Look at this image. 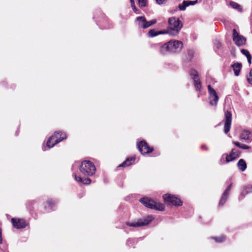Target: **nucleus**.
Returning a JSON list of instances; mask_svg holds the SVG:
<instances>
[{
  "label": "nucleus",
  "mask_w": 252,
  "mask_h": 252,
  "mask_svg": "<svg viewBox=\"0 0 252 252\" xmlns=\"http://www.w3.org/2000/svg\"><path fill=\"white\" fill-rule=\"evenodd\" d=\"M197 3V0L190 1V0H184L183 2L179 5V8L181 10H184L186 7L190 5H194Z\"/></svg>",
  "instance_id": "19"
},
{
  "label": "nucleus",
  "mask_w": 252,
  "mask_h": 252,
  "mask_svg": "<svg viewBox=\"0 0 252 252\" xmlns=\"http://www.w3.org/2000/svg\"><path fill=\"white\" fill-rule=\"evenodd\" d=\"M11 222L14 227L17 229L24 228L27 225L26 221L22 219L12 218Z\"/></svg>",
  "instance_id": "13"
},
{
  "label": "nucleus",
  "mask_w": 252,
  "mask_h": 252,
  "mask_svg": "<svg viewBox=\"0 0 252 252\" xmlns=\"http://www.w3.org/2000/svg\"><path fill=\"white\" fill-rule=\"evenodd\" d=\"M154 219L152 216H148L143 219H140L132 222H127L126 224L131 227H140L148 225Z\"/></svg>",
  "instance_id": "4"
},
{
  "label": "nucleus",
  "mask_w": 252,
  "mask_h": 252,
  "mask_svg": "<svg viewBox=\"0 0 252 252\" xmlns=\"http://www.w3.org/2000/svg\"><path fill=\"white\" fill-rule=\"evenodd\" d=\"M137 147L139 151L142 155L150 153L153 150V148L149 147L145 141H141L138 143Z\"/></svg>",
  "instance_id": "12"
},
{
  "label": "nucleus",
  "mask_w": 252,
  "mask_h": 252,
  "mask_svg": "<svg viewBox=\"0 0 252 252\" xmlns=\"http://www.w3.org/2000/svg\"><path fill=\"white\" fill-rule=\"evenodd\" d=\"M241 53L246 56L249 64L252 63V57L249 52L246 49H242Z\"/></svg>",
  "instance_id": "28"
},
{
  "label": "nucleus",
  "mask_w": 252,
  "mask_h": 252,
  "mask_svg": "<svg viewBox=\"0 0 252 252\" xmlns=\"http://www.w3.org/2000/svg\"><path fill=\"white\" fill-rule=\"evenodd\" d=\"M165 33H166V32L165 31H160L157 32V31H155V30H151L149 31L148 34L149 36L153 37H155L158 34H164Z\"/></svg>",
  "instance_id": "26"
},
{
  "label": "nucleus",
  "mask_w": 252,
  "mask_h": 252,
  "mask_svg": "<svg viewBox=\"0 0 252 252\" xmlns=\"http://www.w3.org/2000/svg\"><path fill=\"white\" fill-rule=\"evenodd\" d=\"M240 152L235 149H232L229 155L226 156V162H229L232 161L239 157Z\"/></svg>",
  "instance_id": "15"
},
{
  "label": "nucleus",
  "mask_w": 252,
  "mask_h": 252,
  "mask_svg": "<svg viewBox=\"0 0 252 252\" xmlns=\"http://www.w3.org/2000/svg\"><path fill=\"white\" fill-rule=\"evenodd\" d=\"M169 42H168L164 44H158L157 47L159 48V53L162 55H165L168 53H171Z\"/></svg>",
  "instance_id": "14"
},
{
  "label": "nucleus",
  "mask_w": 252,
  "mask_h": 252,
  "mask_svg": "<svg viewBox=\"0 0 252 252\" xmlns=\"http://www.w3.org/2000/svg\"><path fill=\"white\" fill-rule=\"evenodd\" d=\"M233 40L237 37V36H239L240 35L238 34V33L236 31V30L235 29H234L233 31Z\"/></svg>",
  "instance_id": "33"
},
{
  "label": "nucleus",
  "mask_w": 252,
  "mask_h": 252,
  "mask_svg": "<svg viewBox=\"0 0 252 252\" xmlns=\"http://www.w3.org/2000/svg\"><path fill=\"white\" fill-rule=\"evenodd\" d=\"M131 7L132 8V9L133 10V11L135 12H136L137 11V9L135 6V4H133V5H131Z\"/></svg>",
  "instance_id": "36"
},
{
  "label": "nucleus",
  "mask_w": 252,
  "mask_h": 252,
  "mask_svg": "<svg viewBox=\"0 0 252 252\" xmlns=\"http://www.w3.org/2000/svg\"><path fill=\"white\" fill-rule=\"evenodd\" d=\"M136 20L138 22V26L143 29L147 28L157 23L156 19L147 21L144 16L138 17Z\"/></svg>",
  "instance_id": "8"
},
{
  "label": "nucleus",
  "mask_w": 252,
  "mask_h": 252,
  "mask_svg": "<svg viewBox=\"0 0 252 252\" xmlns=\"http://www.w3.org/2000/svg\"><path fill=\"white\" fill-rule=\"evenodd\" d=\"M138 1L140 7H143L147 5V0H138Z\"/></svg>",
  "instance_id": "31"
},
{
  "label": "nucleus",
  "mask_w": 252,
  "mask_h": 252,
  "mask_svg": "<svg viewBox=\"0 0 252 252\" xmlns=\"http://www.w3.org/2000/svg\"><path fill=\"white\" fill-rule=\"evenodd\" d=\"M169 42L171 53L180 52L183 47V44L181 41L170 40Z\"/></svg>",
  "instance_id": "10"
},
{
  "label": "nucleus",
  "mask_w": 252,
  "mask_h": 252,
  "mask_svg": "<svg viewBox=\"0 0 252 252\" xmlns=\"http://www.w3.org/2000/svg\"><path fill=\"white\" fill-rule=\"evenodd\" d=\"M233 143L237 147H238L240 148L246 150V149H249L250 148V147H249V146H247V145H244V144H242L238 142L234 141Z\"/></svg>",
  "instance_id": "29"
},
{
  "label": "nucleus",
  "mask_w": 252,
  "mask_h": 252,
  "mask_svg": "<svg viewBox=\"0 0 252 252\" xmlns=\"http://www.w3.org/2000/svg\"><path fill=\"white\" fill-rule=\"evenodd\" d=\"M222 158L220 159V164H222V163H221Z\"/></svg>",
  "instance_id": "40"
},
{
  "label": "nucleus",
  "mask_w": 252,
  "mask_h": 252,
  "mask_svg": "<svg viewBox=\"0 0 252 252\" xmlns=\"http://www.w3.org/2000/svg\"><path fill=\"white\" fill-rule=\"evenodd\" d=\"M238 168L242 171H244L247 168V164L243 159H240L237 163Z\"/></svg>",
  "instance_id": "23"
},
{
  "label": "nucleus",
  "mask_w": 252,
  "mask_h": 252,
  "mask_svg": "<svg viewBox=\"0 0 252 252\" xmlns=\"http://www.w3.org/2000/svg\"><path fill=\"white\" fill-rule=\"evenodd\" d=\"M140 201L147 208L159 211H163L164 210V205L162 203L156 202L150 198L143 197L140 200Z\"/></svg>",
  "instance_id": "3"
},
{
  "label": "nucleus",
  "mask_w": 252,
  "mask_h": 252,
  "mask_svg": "<svg viewBox=\"0 0 252 252\" xmlns=\"http://www.w3.org/2000/svg\"><path fill=\"white\" fill-rule=\"evenodd\" d=\"M163 197L165 203L169 205L179 206L183 204L182 201L179 198L169 194H164Z\"/></svg>",
  "instance_id": "5"
},
{
  "label": "nucleus",
  "mask_w": 252,
  "mask_h": 252,
  "mask_svg": "<svg viewBox=\"0 0 252 252\" xmlns=\"http://www.w3.org/2000/svg\"><path fill=\"white\" fill-rule=\"evenodd\" d=\"M232 187V184H230L226 189L224 191L221 199L219 202V206H222L227 200L229 196V192Z\"/></svg>",
  "instance_id": "16"
},
{
  "label": "nucleus",
  "mask_w": 252,
  "mask_h": 252,
  "mask_svg": "<svg viewBox=\"0 0 252 252\" xmlns=\"http://www.w3.org/2000/svg\"><path fill=\"white\" fill-rule=\"evenodd\" d=\"M240 138L251 141L252 140V133L249 130H243L241 133Z\"/></svg>",
  "instance_id": "17"
},
{
  "label": "nucleus",
  "mask_w": 252,
  "mask_h": 252,
  "mask_svg": "<svg viewBox=\"0 0 252 252\" xmlns=\"http://www.w3.org/2000/svg\"><path fill=\"white\" fill-rule=\"evenodd\" d=\"M189 74L193 80L194 85L196 90L197 91H200L201 88V83L200 81L198 73L195 70L192 69L190 71Z\"/></svg>",
  "instance_id": "11"
},
{
  "label": "nucleus",
  "mask_w": 252,
  "mask_h": 252,
  "mask_svg": "<svg viewBox=\"0 0 252 252\" xmlns=\"http://www.w3.org/2000/svg\"><path fill=\"white\" fill-rule=\"evenodd\" d=\"M248 82L252 85V69L250 70L249 75L247 76Z\"/></svg>",
  "instance_id": "32"
},
{
  "label": "nucleus",
  "mask_w": 252,
  "mask_h": 252,
  "mask_svg": "<svg viewBox=\"0 0 252 252\" xmlns=\"http://www.w3.org/2000/svg\"><path fill=\"white\" fill-rule=\"evenodd\" d=\"M251 192H252V185H248L247 186H246L245 188L243 189L242 192L241 193V195L245 196L247 193Z\"/></svg>",
  "instance_id": "27"
},
{
  "label": "nucleus",
  "mask_w": 252,
  "mask_h": 252,
  "mask_svg": "<svg viewBox=\"0 0 252 252\" xmlns=\"http://www.w3.org/2000/svg\"><path fill=\"white\" fill-rule=\"evenodd\" d=\"M2 243V238H1V229L0 227V244Z\"/></svg>",
  "instance_id": "37"
},
{
  "label": "nucleus",
  "mask_w": 252,
  "mask_h": 252,
  "mask_svg": "<svg viewBox=\"0 0 252 252\" xmlns=\"http://www.w3.org/2000/svg\"><path fill=\"white\" fill-rule=\"evenodd\" d=\"M216 42L217 43V47L219 48L221 46V43L217 40L215 41V44H216Z\"/></svg>",
  "instance_id": "35"
},
{
  "label": "nucleus",
  "mask_w": 252,
  "mask_h": 252,
  "mask_svg": "<svg viewBox=\"0 0 252 252\" xmlns=\"http://www.w3.org/2000/svg\"><path fill=\"white\" fill-rule=\"evenodd\" d=\"M63 140V137L60 132H55L49 137L47 141L46 145L49 149L52 148L55 144Z\"/></svg>",
  "instance_id": "6"
},
{
  "label": "nucleus",
  "mask_w": 252,
  "mask_h": 252,
  "mask_svg": "<svg viewBox=\"0 0 252 252\" xmlns=\"http://www.w3.org/2000/svg\"><path fill=\"white\" fill-rule=\"evenodd\" d=\"M75 180L78 183H82L84 185H89L91 182V180L89 178H83L79 176L74 175Z\"/></svg>",
  "instance_id": "20"
},
{
  "label": "nucleus",
  "mask_w": 252,
  "mask_h": 252,
  "mask_svg": "<svg viewBox=\"0 0 252 252\" xmlns=\"http://www.w3.org/2000/svg\"><path fill=\"white\" fill-rule=\"evenodd\" d=\"M224 132L225 133H227L230 129L231 122H232V114L231 112L227 110L224 112Z\"/></svg>",
  "instance_id": "9"
},
{
  "label": "nucleus",
  "mask_w": 252,
  "mask_h": 252,
  "mask_svg": "<svg viewBox=\"0 0 252 252\" xmlns=\"http://www.w3.org/2000/svg\"><path fill=\"white\" fill-rule=\"evenodd\" d=\"M229 6L239 12H242L243 11L242 6L239 4L234 1H230L229 2Z\"/></svg>",
  "instance_id": "24"
},
{
  "label": "nucleus",
  "mask_w": 252,
  "mask_h": 252,
  "mask_svg": "<svg viewBox=\"0 0 252 252\" xmlns=\"http://www.w3.org/2000/svg\"><path fill=\"white\" fill-rule=\"evenodd\" d=\"M79 170L84 175L92 176L95 173L96 168L92 162L89 160H84L81 162Z\"/></svg>",
  "instance_id": "2"
},
{
  "label": "nucleus",
  "mask_w": 252,
  "mask_h": 252,
  "mask_svg": "<svg viewBox=\"0 0 252 252\" xmlns=\"http://www.w3.org/2000/svg\"><path fill=\"white\" fill-rule=\"evenodd\" d=\"M201 148L202 149H205L206 150H208V148L205 146H201Z\"/></svg>",
  "instance_id": "39"
},
{
  "label": "nucleus",
  "mask_w": 252,
  "mask_h": 252,
  "mask_svg": "<svg viewBox=\"0 0 252 252\" xmlns=\"http://www.w3.org/2000/svg\"><path fill=\"white\" fill-rule=\"evenodd\" d=\"M130 3H131V5L134 4V1L133 0H130Z\"/></svg>",
  "instance_id": "38"
},
{
  "label": "nucleus",
  "mask_w": 252,
  "mask_h": 252,
  "mask_svg": "<svg viewBox=\"0 0 252 252\" xmlns=\"http://www.w3.org/2000/svg\"><path fill=\"white\" fill-rule=\"evenodd\" d=\"M233 40L235 41L236 44L238 46L243 45L246 42V39L241 35L237 36V37L235 38Z\"/></svg>",
  "instance_id": "25"
},
{
  "label": "nucleus",
  "mask_w": 252,
  "mask_h": 252,
  "mask_svg": "<svg viewBox=\"0 0 252 252\" xmlns=\"http://www.w3.org/2000/svg\"><path fill=\"white\" fill-rule=\"evenodd\" d=\"M135 159V157L127 158L124 162L119 165L120 167H126L131 165Z\"/></svg>",
  "instance_id": "22"
},
{
  "label": "nucleus",
  "mask_w": 252,
  "mask_h": 252,
  "mask_svg": "<svg viewBox=\"0 0 252 252\" xmlns=\"http://www.w3.org/2000/svg\"><path fill=\"white\" fill-rule=\"evenodd\" d=\"M213 239H214L216 242L220 243L224 241L225 237L222 235L219 237H213Z\"/></svg>",
  "instance_id": "30"
},
{
  "label": "nucleus",
  "mask_w": 252,
  "mask_h": 252,
  "mask_svg": "<svg viewBox=\"0 0 252 252\" xmlns=\"http://www.w3.org/2000/svg\"><path fill=\"white\" fill-rule=\"evenodd\" d=\"M56 204V202L52 199L48 200L44 204V209L47 212H50L52 210L53 207Z\"/></svg>",
  "instance_id": "18"
},
{
  "label": "nucleus",
  "mask_w": 252,
  "mask_h": 252,
  "mask_svg": "<svg viewBox=\"0 0 252 252\" xmlns=\"http://www.w3.org/2000/svg\"><path fill=\"white\" fill-rule=\"evenodd\" d=\"M131 241V240H127V244L128 245V243Z\"/></svg>",
  "instance_id": "41"
},
{
  "label": "nucleus",
  "mask_w": 252,
  "mask_h": 252,
  "mask_svg": "<svg viewBox=\"0 0 252 252\" xmlns=\"http://www.w3.org/2000/svg\"><path fill=\"white\" fill-rule=\"evenodd\" d=\"M208 89L209 94V103L211 105L216 106L219 100L217 93L210 85L208 86Z\"/></svg>",
  "instance_id": "7"
},
{
  "label": "nucleus",
  "mask_w": 252,
  "mask_h": 252,
  "mask_svg": "<svg viewBox=\"0 0 252 252\" xmlns=\"http://www.w3.org/2000/svg\"><path fill=\"white\" fill-rule=\"evenodd\" d=\"M232 67L234 70L236 76H238L242 68V64L239 63H235L232 65Z\"/></svg>",
  "instance_id": "21"
},
{
  "label": "nucleus",
  "mask_w": 252,
  "mask_h": 252,
  "mask_svg": "<svg viewBox=\"0 0 252 252\" xmlns=\"http://www.w3.org/2000/svg\"><path fill=\"white\" fill-rule=\"evenodd\" d=\"M168 24V27L166 32L170 35L174 36L178 34L183 26L182 21L176 17L169 18Z\"/></svg>",
  "instance_id": "1"
},
{
  "label": "nucleus",
  "mask_w": 252,
  "mask_h": 252,
  "mask_svg": "<svg viewBox=\"0 0 252 252\" xmlns=\"http://www.w3.org/2000/svg\"><path fill=\"white\" fill-rule=\"evenodd\" d=\"M165 0H156V2L159 4L163 3Z\"/></svg>",
  "instance_id": "34"
}]
</instances>
